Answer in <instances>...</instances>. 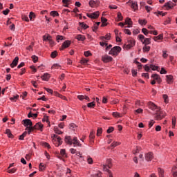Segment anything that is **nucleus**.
I'll use <instances>...</instances> for the list:
<instances>
[{"mask_svg":"<svg viewBox=\"0 0 177 177\" xmlns=\"http://www.w3.org/2000/svg\"><path fill=\"white\" fill-rule=\"evenodd\" d=\"M65 143L69 145V146L73 145V147H82V144L80 142V140L77 137H73L71 138V136H65Z\"/></svg>","mask_w":177,"mask_h":177,"instance_id":"nucleus-1","label":"nucleus"},{"mask_svg":"<svg viewBox=\"0 0 177 177\" xmlns=\"http://www.w3.org/2000/svg\"><path fill=\"white\" fill-rule=\"evenodd\" d=\"M51 138L52 142L56 147H59V146H61V145H62L63 140H62V138H60V136L54 134Z\"/></svg>","mask_w":177,"mask_h":177,"instance_id":"nucleus-2","label":"nucleus"},{"mask_svg":"<svg viewBox=\"0 0 177 177\" xmlns=\"http://www.w3.org/2000/svg\"><path fill=\"white\" fill-rule=\"evenodd\" d=\"M121 50H122V48H121L120 46H115L109 50V55H111V56H118V55L121 53Z\"/></svg>","mask_w":177,"mask_h":177,"instance_id":"nucleus-3","label":"nucleus"},{"mask_svg":"<svg viewBox=\"0 0 177 177\" xmlns=\"http://www.w3.org/2000/svg\"><path fill=\"white\" fill-rule=\"evenodd\" d=\"M135 39H132V38H129L127 39V40L126 41V43L124 44V48L126 49H131V48H133V46H135Z\"/></svg>","mask_w":177,"mask_h":177,"instance_id":"nucleus-4","label":"nucleus"},{"mask_svg":"<svg viewBox=\"0 0 177 177\" xmlns=\"http://www.w3.org/2000/svg\"><path fill=\"white\" fill-rule=\"evenodd\" d=\"M148 107L150 110H152V111H156V113L160 111V107L152 102H148Z\"/></svg>","mask_w":177,"mask_h":177,"instance_id":"nucleus-5","label":"nucleus"},{"mask_svg":"<svg viewBox=\"0 0 177 177\" xmlns=\"http://www.w3.org/2000/svg\"><path fill=\"white\" fill-rule=\"evenodd\" d=\"M175 6H176V3H175L172 1H169L168 2L164 4V7L166 8L167 10L173 9L174 8H175Z\"/></svg>","mask_w":177,"mask_h":177,"instance_id":"nucleus-6","label":"nucleus"},{"mask_svg":"<svg viewBox=\"0 0 177 177\" xmlns=\"http://www.w3.org/2000/svg\"><path fill=\"white\" fill-rule=\"evenodd\" d=\"M102 61L104 63H110V62H113V57L109 55H104L102 56Z\"/></svg>","mask_w":177,"mask_h":177,"instance_id":"nucleus-7","label":"nucleus"},{"mask_svg":"<svg viewBox=\"0 0 177 177\" xmlns=\"http://www.w3.org/2000/svg\"><path fill=\"white\" fill-rule=\"evenodd\" d=\"M100 15V13L99 12V11H97V12H94L91 14H87L86 16H87V17H89L90 19H97V17H99Z\"/></svg>","mask_w":177,"mask_h":177,"instance_id":"nucleus-8","label":"nucleus"},{"mask_svg":"<svg viewBox=\"0 0 177 177\" xmlns=\"http://www.w3.org/2000/svg\"><path fill=\"white\" fill-rule=\"evenodd\" d=\"M70 45H71V41L70 40H66L65 41L62 45V48H59L60 50H63L64 49H66L67 48H68V46H70Z\"/></svg>","mask_w":177,"mask_h":177,"instance_id":"nucleus-9","label":"nucleus"},{"mask_svg":"<svg viewBox=\"0 0 177 177\" xmlns=\"http://www.w3.org/2000/svg\"><path fill=\"white\" fill-rule=\"evenodd\" d=\"M145 157L146 161H151V160L154 158V155L153 154V152H148L145 153Z\"/></svg>","mask_w":177,"mask_h":177,"instance_id":"nucleus-10","label":"nucleus"},{"mask_svg":"<svg viewBox=\"0 0 177 177\" xmlns=\"http://www.w3.org/2000/svg\"><path fill=\"white\" fill-rule=\"evenodd\" d=\"M23 122L26 128H28L29 127H32V122L30 119H25L23 120Z\"/></svg>","mask_w":177,"mask_h":177,"instance_id":"nucleus-11","label":"nucleus"},{"mask_svg":"<svg viewBox=\"0 0 177 177\" xmlns=\"http://www.w3.org/2000/svg\"><path fill=\"white\" fill-rule=\"evenodd\" d=\"M124 24H127V26H128L127 28H132L133 22H132V19H131V18L127 17L125 19Z\"/></svg>","mask_w":177,"mask_h":177,"instance_id":"nucleus-12","label":"nucleus"},{"mask_svg":"<svg viewBox=\"0 0 177 177\" xmlns=\"http://www.w3.org/2000/svg\"><path fill=\"white\" fill-rule=\"evenodd\" d=\"M17 63H19V57H15L12 62L10 65L11 68H14V67H16V66H17Z\"/></svg>","mask_w":177,"mask_h":177,"instance_id":"nucleus-13","label":"nucleus"},{"mask_svg":"<svg viewBox=\"0 0 177 177\" xmlns=\"http://www.w3.org/2000/svg\"><path fill=\"white\" fill-rule=\"evenodd\" d=\"M111 167H113V165H111V162H110L108 165H104L103 169H104V171H105V172L109 173V171H111L110 168H111Z\"/></svg>","mask_w":177,"mask_h":177,"instance_id":"nucleus-14","label":"nucleus"},{"mask_svg":"<svg viewBox=\"0 0 177 177\" xmlns=\"http://www.w3.org/2000/svg\"><path fill=\"white\" fill-rule=\"evenodd\" d=\"M166 81L167 84H172L174 82V76L171 75H166Z\"/></svg>","mask_w":177,"mask_h":177,"instance_id":"nucleus-15","label":"nucleus"},{"mask_svg":"<svg viewBox=\"0 0 177 177\" xmlns=\"http://www.w3.org/2000/svg\"><path fill=\"white\" fill-rule=\"evenodd\" d=\"M111 38V35L110 33H107L105 36H101L100 37V39H101L102 41H104V39H106V41H110Z\"/></svg>","mask_w":177,"mask_h":177,"instance_id":"nucleus-16","label":"nucleus"},{"mask_svg":"<svg viewBox=\"0 0 177 177\" xmlns=\"http://www.w3.org/2000/svg\"><path fill=\"white\" fill-rule=\"evenodd\" d=\"M88 4H89V6H90L91 8H97V6H98V5H99V4L97 3V1H94V0H91V1H89Z\"/></svg>","mask_w":177,"mask_h":177,"instance_id":"nucleus-17","label":"nucleus"},{"mask_svg":"<svg viewBox=\"0 0 177 177\" xmlns=\"http://www.w3.org/2000/svg\"><path fill=\"white\" fill-rule=\"evenodd\" d=\"M140 151H142V147L136 146V148L133 150V154H138V153H140Z\"/></svg>","mask_w":177,"mask_h":177,"instance_id":"nucleus-18","label":"nucleus"},{"mask_svg":"<svg viewBox=\"0 0 177 177\" xmlns=\"http://www.w3.org/2000/svg\"><path fill=\"white\" fill-rule=\"evenodd\" d=\"M51 39H52V36H50L49 34H46L43 36V41H44L45 42L46 41L49 42Z\"/></svg>","mask_w":177,"mask_h":177,"instance_id":"nucleus-19","label":"nucleus"},{"mask_svg":"<svg viewBox=\"0 0 177 177\" xmlns=\"http://www.w3.org/2000/svg\"><path fill=\"white\" fill-rule=\"evenodd\" d=\"M164 39V35L163 34H160L158 36H155L153 37V41H155L156 42H157V41H160L161 39Z\"/></svg>","mask_w":177,"mask_h":177,"instance_id":"nucleus-20","label":"nucleus"},{"mask_svg":"<svg viewBox=\"0 0 177 177\" xmlns=\"http://www.w3.org/2000/svg\"><path fill=\"white\" fill-rule=\"evenodd\" d=\"M41 78L43 81H48L50 78V75L48 73H44Z\"/></svg>","mask_w":177,"mask_h":177,"instance_id":"nucleus-21","label":"nucleus"},{"mask_svg":"<svg viewBox=\"0 0 177 177\" xmlns=\"http://www.w3.org/2000/svg\"><path fill=\"white\" fill-rule=\"evenodd\" d=\"M162 99H163L164 103H165V104H168V103H169V97H168V95L163 94Z\"/></svg>","mask_w":177,"mask_h":177,"instance_id":"nucleus-22","label":"nucleus"},{"mask_svg":"<svg viewBox=\"0 0 177 177\" xmlns=\"http://www.w3.org/2000/svg\"><path fill=\"white\" fill-rule=\"evenodd\" d=\"M120 145H121V142L114 141L111 144L110 147H109L108 149H110V147H113V149H114V147H117V146H120Z\"/></svg>","mask_w":177,"mask_h":177,"instance_id":"nucleus-23","label":"nucleus"},{"mask_svg":"<svg viewBox=\"0 0 177 177\" xmlns=\"http://www.w3.org/2000/svg\"><path fill=\"white\" fill-rule=\"evenodd\" d=\"M33 128L34 129H42V128H44V124L41 122H38L33 127Z\"/></svg>","mask_w":177,"mask_h":177,"instance_id":"nucleus-24","label":"nucleus"},{"mask_svg":"<svg viewBox=\"0 0 177 177\" xmlns=\"http://www.w3.org/2000/svg\"><path fill=\"white\" fill-rule=\"evenodd\" d=\"M144 45H150L151 44V38H145L144 41H142Z\"/></svg>","mask_w":177,"mask_h":177,"instance_id":"nucleus-25","label":"nucleus"},{"mask_svg":"<svg viewBox=\"0 0 177 177\" xmlns=\"http://www.w3.org/2000/svg\"><path fill=\"white\" fill-rule=\"evenodd\" d=\"M55 96H57V97H59L60 99H62V100H66V101L68 100L66 96L62 95L58 92H55Z\"/></svg>","mask_w":177,"mask_h":177,"instance_id":"nucleus-26","label":"nucleus"},{"mask_svg":"<svg viewBox=\"0 0 177 177\" xmlns=\"http://www.w3.org/2000/svg\"><path fill=\"white\" fill-rule=\"evenodd\" d=\"M101 21H102V25L101 27H106V26H107V19H106L105 17H102L101 18Z\"/></svg>","mask_w":177,"mask_h":177,"instance_id":"nucleus-27","label":"nucleus"},{"mask_svg":"<svg viewBox=\"0 0 177 177\" xmlns=\"http://www.w3.org/2000/svg\"><path fill=\"white\" fill-rule=\"evenodd\" d=\"M151 47L149 46L145 45L142 48V51L146 53L147 52H150Z\"/></svg>","mask_w":177,"mask_h":177,"instance_id":"nucleus-28","label":"nucleus"},{"mask_svg":"<svg viewBox=\"0 0 177 177\" xmlns=\"http://www.w3.org/2000/svg\"><path fill=\"white\" fill-rule=\"evenodd\" d=\"M34 127L30 126L29 127H26V131L25 132H27V133H28V135H30V133H31V132H32V131H34Z\"/></svg>","mask_w":177,"mask_h":177,"instance_id":"nucleus-29","label":"nucleus"},{"mask_svg":"<svg viewBox=\"0 0 177 177\" xmlns=\"http://www.w3.org/2000/svg\"><path fill=\"white\" fill-rule=\"evenodd\" d=\"M43 122H46L48 125V127H50V122L49 121V117L44 116L42 119Z\"/></svg>","mask_w":177,"mask_h":177,"instance_id":"nucleus-30","label":"nucleus"},{"mask_svg":"<svg viewBox=\"0 0 177 177\" xmlns=\"http://www.w3.org/2000/svg\"><path fill=\"white\" fill-rule=\"evenodd\" d=\"M131 8H132L133 10H138V2L136 1L132 2Z\"/></svg>","mask_w":177,"mask_h":177,"instance_id":"nucleus-31","label":"nucleus"},{"mask_svg":"<svg viewBox=\"0 0 177 177\" xmlns=\"http://www.w3.org/2000/svg\"><path fill=\"white\" fill-rule=\"evenodd\" d=\"M151 78H153L154 80H156V81H161V77H160V76L157 74H153L151 75Z\"/></svg>","mask_w":177,"mask_h":177,"instance_id":"nucleus-32","label":"nucleus"},{"mask_svg":"<svg viewBox=\"0 0 177 177\" xmlns=\"http://www.w3.org/2000/svg\"><path fill=\"white\" fill-rule=\"evenodd\" d=\"M6 135H7L8 138H13V134H12V131H10L9 129H6Z\"/></svg>","mask_w":177,"mask_h":177,"instance_id":"nucleus-33","label":"nucleus"},{"mask_svg":"<svg viewBox=\"0 0 177 177\" xmlns=\"http://www.w3.org/2000/svg\"><path fill=\"white\" fill-rule=\"evenodd\" d=\"M77 41H84L85 39V36L82 35H77L75 37Z\"/></svg>","mask_w":177,"mask_h":177,"instance_id":"nucleus-34","label":"nucleus"},{"mask_svg":"<svg viewBox=\"0 0 177 177\" xmlns=\"http://www.w3.org/2000/svg\"><path fill=\"white\" fill-rule=\"evenodd\" d=\"M138 23L140 26H146L147 24V21L146 19H139Z\"/></svg>","mask_w":177,"mask_h":177,"instance_id":"nucleus-35","label":"nucleus"},{"mask_svg":"<svg viewBox=\"0 0 177 177\" xmlns=\"http://www.w3.org/2000/svg\"><path fill=\"white\" fill-rule=\"evenodd\" d=\"M19 95H14L13 97H10L11 102H17L19 100Z\"/></svg>","mask_w":177,"mask_h":177,"instance_id":"nucleus-36","label":"nucleus"},{"mask_svg":"<svg viewBox=\"0 0 177 177\" xmlns=\"http://www.w3.org/2000/svg\"><path fill=\"white\" fill-rule=\"evenodd\" d=\"M39 171H45L46 169V165L40 163L39 166Z\"/></svg>","mask_w":177,"mask_h":177,"instance_id":"nucleus-37","label":"nucleus"},{"mask_svg":"<svg viewBox=\"0 0 177 177\" xmlns=\"http://www.w3.org/2000/svg\"><path fill=\"white\" fill-rule=\"evenodd\" d=\"M159 177H164V169L161 168L158 169Z\"/></svg>","mask_w":177,"mask_h":177,"instance_id":"nucleus-38","label":"nucleus"},{"mask_svg":"<svg viewBox=\"0 0 177 177\" xmlns=\"http://www.w3.org/2000/svg\"><path fill=\"white\" fill-rule=\"evenodd\" d=\"M60 65L59 64H54L52 66L51 68L52 70H59L60 68Z\"/></svg>","mask_w":177,"mask_h":177,"instance_id":"nucleus-39","label":"nucleus"},{"mask_svg":"<svg viewBox=\"0 0 177 177\" xmlns=\"http://www.w3.org/2000/svg\"><path fill=\"white\" fill-rule=\"evenodd\" d=\"M172 171H173V176L176 177L177 176V167L174 166L172 167Z\"/></svg>","mask_w":177,"mask_h":177,"instance_id":"nucleus-40","label":"nucleus"},{"mask_svg":"<svg viewBox=\"0 0 177 177\" xmlns=\"http://www.w3.org/2000/svg\"><path fill=\"white\" fill-rule=\"evenodd\" d=\"M54 132L55 133H57V135H62L63 133L61 130L59 129L57 127L54 128Z\"/></svg>","mask_w":177,"mask_h":177,"instance_id":"nucleus-41","label":"nucleus"},{"mask_svg":"<svg viewBox=\"0 0 177 177\" xmlns=\"http://www.w3.org/2000/svg\"><path fill=\"white\" fill-rule=\"evenodd\" d=\"M79 24L84 30H86V28H89V26L88 25H86V24H84V22H80Z\"/></svg>","mask_w":177,"mask_h":177,"instance_id":"nucleus-42","label":"nucleus"},{"mask_svg":"<svg viewBox=\"0 0 177 177\" xmlns=\"http://www.w3.org/2000/svg\"><path fill=\"white\" fill-rule=\"evenodd\" d=\"M50 15L53 16V17H56L59 16V12H57V11H51L50 12Z\"/></svg>","mask_w":177,"mask_h":177,"instance_id":"nucleus-43","label":"nucleus"},{"mask_svg":"<svg viewBox=\"0 0 177 177\" xmlns=\"http://www.w3.org/2000/svg\"><path fill=\"white\" fill-rule=\"evenodd\" d=\"M56 39L57 42H60V41H63V39H64V37L62 35H57L56 37Z\"/></svg>","mask_w":177,"mask_h":177,"instance_id":"nucleus-44","label":"nucleus"},{"mask_svg":"<svg viewBox=\"0 0 177 177\" xmlns=\"http://www.w3.org/2000/svg\"><path fill=\"white\" fill-rule=\"evenodd\" d=\"M102 132H103V129H102V127L98 128L97 130V136H100Z\"/></svg>","mask_w":177,"mask_h":177,"instance_id":"nucleus-45","label":"nucleus"},{"mask_svg":"<svg viewBox=\"0 0 177 177\" xmlns=\"http://www.w3.org/2000/svg\"><path fill=\"white\" fill-rule=\"evenodd\" d=\"M112 115L113 117H115L116 118H120V117H121V113H118V112H113L112 113Z\"/></svg>","mask_w":177,"mask_h":177,"instance_id":"nucleus-46","label":"nucleus"},{"mask_svg":"<svg viewBox=\"0 0 177 177\" xmlns=\"http://www.w3.org/2000/svg\"><path fill=\"white\" fill-rule=\"evenodd\" d=\"M162 58L163 59H167L168 57V51L167 50H162Z\"/></svg>","mask_w":177,"mask_h":177,"instance_id":"nucleus-47","label":"nucleus"},{"mask_svg":"<svg viewBox=\"0 0 177 177\" xmlns=\"http://www.w3.org/2000/svg\"><path fill=\"white\" fill-rule=\"evenodd\" d=\"M56 56H57V51L55 50L51 53L50 57H52V59H55Z\"/></svg>","mask_w":177,"mask_h":177,"instance_id":"nucleus-48","label":"nucleus"},{"mask_svg":"<svg viewBox=\"0 0 177 177\" xmlns=\"http://www.w3.org/2000/svg\"><path fill=\"white\" fill-rule=\"evenodd\" d=\"M123 32H124V34H127V35H131L132 34V32H131V30L129 29H123Z\"/></svg>","mask_w":177,"mask_h":177,"instance_id":"nucleus-49","label":"nucleus"},{"mask_svg":"<svg viewBox=\"0 0 177 177\" xmlns=\"http://www.w3.org/2000/svg\"><path fill=\"white\" fill-rule=\"evenodd\" d=\"M171 124H172L173 128H175V125H176V118L175 117L172 118Z\"/></svg>","mask_w":177,"mask_h":177,"instance_id":"nucleus-50","label":"nucleus"},{"mask_svg":"<svg viewBox=\"0 0 177 177\" xmlns=\"http://www.w3.org/2000/svg\"><path fill=\"white\" fill-rule=\"evenodd\" d=\"M41 145L44 147H47V149H50V145L48 142H44L41 143Z\"/></svg>","mask_w":177,"mask_h":177,"instance_id":"nucleus-51","label":"nucleus"},{"mask_svg":"<svg viewBox=\"0 0 177 177\" xmlns=\"http://www.w3.org/2000/svg\"><path fill=\"white\" fill-rule=\"evenodd\" d=\"M150 68H151V70H153V71H156V70H158V66H157L156 65L151 64Z\"/></svg>","mask_w":177,"mask_h":177,"instance_id":"nucleus-52","label":"nucleus"},{"mask_svg":"<svg viewBox=\"0 0 177 177\" xmlns=\"http://www.w3.org/2000/svg\"><path fill=\"white\" fill-rule=\"evenodd\" d=\"M60 155L62 156V157H64V156H67L66 153V149H62L60 150Z\"/></svg>","mask_w":177,"mask_h":177,"instance_id":"nucleus-53","label":"nucleus"},{"mask_svg":"<svg viewBox=\"0 0 177 177\" xmlns=\"http://www.w3.org/2000/svg\"><path fill=\"white\" fill-rule=\"evenodd\" d=\"M89 62V60L83 58L82 59H81L80 63L81 64H86V63H88Z\"/></svg>","mask_w":177,"mask_h":177,"instance_id":"nucleus-54","label":"nucleus"},{"mask_svg":"<svg viewBox=\"0 0 177 177\" xmlns=\"http://www.w3.org/2000/svg\"><path fill=\"white\" fill-rule=\"evenodd\" d=\"M142 32H143V34H144L145 35H149V30H147V29L145 28H143L142 29Z\"/></svg>","mask_w":177,"mask_h":177,"instance_id":"nucleus-55","label":"nucleus"},{"mask_svg":"<svg viewBox=\"0 0 177 177\" xmlns=\"http://www.w3.org/2000/svg\"><path fill=\"white\" fill-rule=\"evenodd\" d=\"M87 107H88L89 109H91V107H95V102H89L88 104H87Z\"/></svg>","mask_w":177,"mask_h":177,"instance_id":"nucleus-56","label":"nucleus"},{"mask_svg":"<svg viewBox=\"0 0 177 177\" xmlns=\"http://www.w3.org/2000/svg\"><path fill=\"white\" fill-rule=\"evenodd\" d=\"M32 59L33 61V63H37V62H38V57H37L36 55H32Z\"/></svg>","mask_w":177,"mask_h":177,"instance_id":"nucleus-57","label":"nucleus"},{"mask_svg":"<svg viewBox=\"0 0 177 177\" xmlns=\"http://www.w3.org/2000/svg\"><path fill=\"white\" fill-rule=\"evenodd\" d=\"M84 56L86 57H89V56H92V53L90 51H85Z\"/></svg>","mask_w":177,"mask_h":177,"instance_id":"nucleus-58","label":"nucleus"},{"mask_svg":"<svg viewBox=\"0 0 177 177\" xmlns=\"http://www.w3.org/2000/svg\"><path fill=\"white\" fill-rule=\"evenodd\" d=\"M113 131H114V127H110L107 129L106 132H107V133H111V132H113Z\"/></svg>","mask_w":177,"mask_h":177,"instance_id":"nucleus-59","label":"nucleus"},{"mask_svg":"<svg viewBox=\"0 0 177 177\" xmlns=\"http://www.w3.org/2000/svg\"><path fill=\"white\" fill-rule=\"evenodd\" d=\"M69 151L71 153V154H77V149L74 148H71Z\"/></svg>","mask_w":177,"mask_h":177,"instance_id":"nucleus-60","label":"nucleus"},{"mask_svg":"<svg viewBox=\"0 0 177 177\" xmlns=\"http://www.w3.org/2000/svg\"><path fill=\"white\" fill-rule=\"evenodd\" d=\"M93 177H102V172L97 171L93 176Z\"/></svg>","mask_w":177,"mask_h":177,"instance_id":"nucleus-61","label":"nucleus"},{"mask_svg":"<svg viewBox=\"0 0 177 177\" xmlns=\"http://www.w3.org/2000/svg\"><path fill=\"white\" fill-rule=\"evenodd\" d=\"M167 24H171V18L168 17V19L164 22L165 26H167Z\"/></svg>","mask_w":177,"mask_h":177,"instance_id":"nucleus-62","label":"nucleus"},{"mask_svg":"<svg viewBox=\"0 0 177 177\" xmlns=\"http://www.w3.org/2000/svg\"><path fill=\"white\" fill-rule=\"evenodd\" d=\"M75 127H76V125H75V124H74V123H71L70 124H69V129H74L75 128Z\"/></svg>","mask_w":177,"mask_h":177,"instance_id":"nucleus-63","label":"nucleus"},{"mask_svg":"<svg viewBox=\"0 0 177 177\" xmlns=\"http://www.w3.org/2000/svg\"><path fill=\"white\" fill-rule=\"evenodd\" d=\"M138 39H140V41H141V42H143V39H145V36L143 35H139Z\"/></svg>","mask_w":177,"mask_h":177,"instance_id":"nucleus-64","label":"nucleus"}]
</instances>
